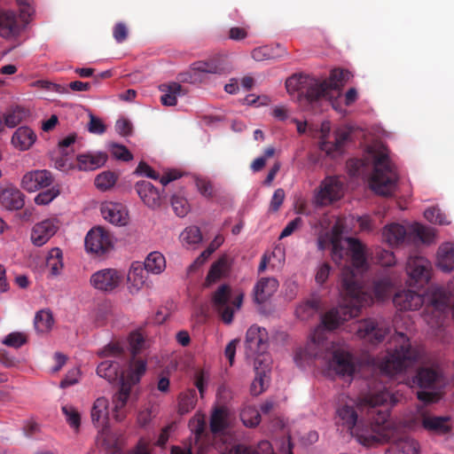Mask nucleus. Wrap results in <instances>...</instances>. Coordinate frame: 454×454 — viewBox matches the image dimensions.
I'll use <instances>...</instances> for the list:
<instances>
[{
	"label": "nucleus",
	"mask_w": 454,
	"mask_h": 454,
	"mask_svg": "<svg viewBox=\"0 0 454 454\" xmlns=\"http://www.w3.org/2000/svg\"><path fill=\"white\" fill-rule=\"evenodd\" d=\"M399 402V396L384 388L365 395L356 404H344L338 408V423H341L366 447L378 446L391 436L387 422L389 409Z\"/></svg>",
	"instance_id": "f257e3e1"
},
{
	"label": "nucleus",
	"mask_w": 454,
	"mask_h": 454,
	"mask_svg": "<svg viewBox=\"0 0 454 454\" xmlns=\"http://www.w3.org/2000/svg\"><path fill=\"white\" fill-rule=\"evenodd\" d=\"M340 294L343 304L330 309L321 317V324L325 330H334L343 322L359 315L361 308L366 301V294L354 270L346 267L341 273Z\"/></svg>",
	"instance_id": "f03ea898"
},
{
	"label": "nucleus",
	"mask_w": 454,
	"mask_h": 454,
	"mask_svg": "<svg viewBox=\"0 0 454 454\" xmlns=\"http://www.w3.org/2000/svg\"><path fill=\"white\" fill-rule=\"evenodd\" d=\"M306 355L323 358L329 372L340 377H352L356 371L354 356L347 350L328 342L319 326L311 336L310 342L304 349Z\"/></svg>",
	"instance_id": "7ed1b4c3"
},
{
	"label": "nucleus",
	"mask_w": 454,
	"mask_h": 454,
	"mask_svg": "<svg viewBox=\"0 0 454 454\" xmlns=\"http://www.w3.org/2000/svg\"><path fill=\"white\" fill-rule=\"evenodd\" d=\"M390 342L394 348H389L380 364L381 372L387 375L394 376L403 372L424 356V350L420 347L412 346L410 339L403 333H395Z\"/></svg>",
	"instance_id": "20e7f679"
},
{
	"label": "nucleus",
	"mask_w": 454,
	"mask_h": 454,
	"mask_svg": "<svg viewBox=\"0 0 454 454\" xmlns=\"http://www.w3.org/2000/svg\"><path fill=\"white\" fill-rule=\"evenodd\" d=\"M372 160L373 171L370 178V187L377 194L391 196L396 190L399 175L396 166L391 160L385 147L369 151Z\"/></svg>",
	"instance_id": "39448f33"
},
{
	"label": "nucleus",
	"mask_w": 454,
	"mask_h": 454,
	"mask_svg": "<svg viewBox=\"0 0 454 454\" xmlns=\"http://www.w3.org/2000/svg\"><path fill=\"white\" fill-rule=\"evenodd\" d=\"M411 387H419L417 398L426 403H437L442 396L446 379L438 366L420 365L410 380Z\"/></svg>",
	"instance_id": "423d86ee"
},
{
	"label": "nucleus",
	"mask_w": 454,
	"mask_h": 454,
	"mask_svg": "<svg viewBox=\"0 0 454 454\" xmlns=\"http://www.w3.org/2000/svg\"><path fill=\"white\" fill-rule=\"evenodd\" d=\"M411 234L423 243H430L434 234L431 228L416 223L411 228ZM382 237L385 242L390 246H399L410 241L411 233H408L405 227L399 223H391L387 225L382 231Z\"/></svg>",
	"instance_id": "0eeeda50"
},
{
	"label": "nucleus",
	"mask_w": 454,
	"mask_h": 454,
	"mask_svg": "<svg viewBox=\"0 0 454 454\" xmlns=\"http://www.w3.org/2000/svg\"><path fill=\"white\" fill-rule=\"evenodd\" d=\"M350 77L351 74L348 70L333 69L330 74L329 81H315L309 86L306 92L307 101L314 104L322 99L329 98L332 90L339 89Z\"/></svg>",
	"instance_id": "6e6552de"
},
{
	"label": "nucleus",
	"mask_w": 454,
	"mask_h": 454,
	"mask_svg": "<svg viewBox=\"0 0 454 454\" xmlns=\"http://www.w3.org/2000/svg\"><path fill=\"white\" fill-rule=\"evenodd\" d=\"M243 301V294L232 299L231 290L228 285L220 286L214 293L212 303L223 323L229 325L233 320V315L239 310Z\"/></svg>",
	"instance_id": "1a4fd4ad"
},
{
	"label": "nucleus",
	"mask_w": 454,
	"mask_h": 454,
	"mask_svg": "<svg viewBox=\"0 0 454 454\" xmlns=\"http://www.w3.org/2000/svg\"><path fill=\"white\" fill-rule=\"evenodd\" d=\"M390 322L385 318H367L358 324L356 334L360 339L377 344L390 333Z\"/></svg>",
	"instance_id": "9d476101"
},
{
	"label": "nucleus",
	"mask_w": 454,
	"mask_h": 454,
	"mask_svg": "<svg viewBox=\"0 0 454 454\" xmlns=\"http://www.w3.org/2000/svg\"><path fill=\"white\" fill-rule=\"evenodd\" d=\"M343 195L341 182L335 176H327L315 192L313 202L317 207H324L340 200Z\"/></svg>",
	"instance_id": "9b49d317"
},
{
	"label": "nucleus",
	"mask_w": 454,
	"mask_h": 454,
	"mask_svg": "<svg viewBox=\"0 0 454 454\" xmlns=\"http://www.w3.org/2000/svg\"><path fill=\"white\" fill-rule=\"evenodd\" d=\"M406 271L410 278L409 285L414 286H423L431 277V263L422 256H410Z\"/></svg>",
	"instance_id": "f8f14e48"
},
{
	"label": "nucleus",
	"mask_w": 454,
	"mask_h": 454,
	"mask_svg": "<svg viewBox=\"0 0 454 454\" xmlns=\"http://www.w3.org/2000/svg\"><path fill=\"white\" fill-rule=\"evenodd\" d=\"M122 278L123 275L121 271L108 268L93 273L90 277V283L94 288L99 291L112 292L119 286Z\"/></svg>",
	"instance_id": "ddd939ff"
},
{
	"label": "nucleus",
	"mask_w": 454,
	"mask_h": 454,
	"mask_svg": "<svg viewBox=\"0 0 454 454\" xmlns=\"http://www.w3.org/2000/svg\"><path fill=\"white\" fill-rule=\"evenodd\" d=\"M387 425L391 430L390 437L388 440L383 442V443L387 442H392V444L387 450L386 454H419V445L417 441L410 437L406 434H402L400 436H395V431L391 427V422L387 419ZM382 444V442L380 443Z\"/></svg>",
	"instance_id": "4468645a"
},
{
	"label": "nucleus",
	"mask_w": 454,
	"mask_h": 454,
	"mask_svg": "<svg viewBox=\"0 0 454 454\" xmlns=\"http://www.w3.org/2000/svg\"><path fill=\"white\" fill-rule=\"evenodd\" d=\"M245 348L247 356H259L267 348V332L264 328L252 325L246 333Z\"/></svg>",
	"instance_id": "2eb2a0df"
},
{
	"label": "nucleus",
	"mask_w": 454,
	"mask_h": 454,
	"mask_svg": "<svg viewBox=\"0 0 454 454\" xmlns=\"http://www.w3.org/2000/svg\"><path fill=\"white\" fill-rule=\"evenodd\" d=\"M111 247V235L101 227L91 229L85 237V247L88 252L103 254Z\"/></svg>",
	"instance_id": "dca6fc26"
},
{
	"label": "nucleus",
	"mask_w": 454,
	"mask_h": 454,
	"mask_svg": "<svg viewBox=\"0 0 454 454\" xmlns=\"http://www.w3.org/2000/svg\"><path fill=\"white\" fill-rule=\"evenodd\" d=\"M418 420L426 431L433 434H446L452 427L449 416H434L423 412L419 414Z\"/></svg>",
	"instance_id": "f3484780"
},
{
	"label": "nucleus",
	"mask_w": 454,
	"mask_h": 454,
	"mask_svg": "<svg viewBox=\"0 0 454 454\" xmlns=\"http://www.w3.org/2000/svg\"><path fill=\"white\" fill-rule=\"evenodd\" d=\"M27 23L18 20L12 11L0 10V36L5 39H12L19 36Z\"/></svg>",
	"instance_id": "a211bd4d"
},
{
	"label": "nucleus",
	"mask_w": 454,
	"mask_h": 454,
	"mask_svg": "<svg viewBox=\"0 0 454 454\" xmlns=\"http://www.w3.org/2000/svg\"><path fill=\"white\" fill-rule=\"evenodd\" d=\"M53 176L49 170H33L25 174L21 180V187L33 192L51 185Z\"/></svg>",
	"instance_id": "6ab92c4d"
},
{
	"label": "nucleus",
	"mask_w": 454,
	"mask_h": 454,
	"mask_svg": "<svg viewBox=\"0 0 454 454\" xmlns=\"http://www.w3.org/2000/svg\"><path fill=\"white\" fill-rule=\"evenodd\" d=\"M59 230L56 219H46L36 223L31 231V240L35 246L44 245Z\"/></svg>",
	"instance_id": "aec40b11"
},
{
	"label": "nucleus",
	"mask_w": 454,
	"mask_h": 454,
	"mask_svg": "<svg viewBox=\"0 0 454 454\" xmlns=\"http://www.w3.org/2000/svg\"><path fill=\"white\" fill-rule=\"evenodd\" d=\"M346 242L352 266L360 271L366 270L368 269V262L365 246L356 238H347Z\"/></svg>",
	"instance_id": "412c9836"
},
{
	"label": "nucleus",
	"mask_w": 454,
	"mask_h": 454,
	"mask_svg": "<svg viewBox=\"0 0 454 454\" xmlns=\"http://www.w3.org/2000/svg\"><path fill=\"white\" fill-rule=\"evenodd\" d=\"M393 302L400 310H417L422 306L424 298L414 291L403 290L395 294Z\"/></svg>",
	"instance_id": "4be33fe9"
},
{
	"label": "nucleus",
	"mask_w": 454,
	"mask_h": 454,
	"mask_svg": "<svg viewBox=\"0 0 454 454\" xmlns=\"http://www.w3.org/2000/svg\"><path fill=\"white\" fill-rule=\"evenodd\" d=\"M136 191L143 202L150 208H158L161 199L158 190L148 181H140L136 184Z\"/></svg>",
	"instance_id": "5701e85b"
},
{
	"label": "nucleus",
	"mask_w": 454,
	"mask_h": 454,
	"mask_svg": "<svg viewBox=\"0 0 454 454\" xmlns=\"http://www.w3.org/2000/svg\"><path fill=\"white\" fill-rule=\"evenodd\" d=\"M106 160V153H81L76 156V168L80 171H93L104 166Z\"/></svg>",
	"instance_id": "b1692460"
},
{
	"label": "nucleus",
	"mask_w": 454,
	"mask_h": 454,
	"mask_svg": "<svg viewBox=\"0 0 454 454\" xmlns=\"http://www.w3.org/2000/svg\"><path fill=\"white\" fill-rule=\"evenodd\" d=\"M103 217L115 225H125L128 213L124 206L119 203L106 202L101 207Z\"/></svg>",
	"instance_id": "393cba45"
},
{
	"label": "nucleus",
	"mask_w": 454,
	"mask_h": 454,
	"mask_svg": "<svg viewBox=\"0 0 454 454\" xmlns=\"http://www.w3.org/2000/svg\"><path fill=\"white\" fill-rule=\"evenodd\" d=\"M278 281L275 278H262L254 287V301L262 304L278 290Z\"/></svg>",
	"instance_id": "a878e982"
},
{
	"label": "nucleus",
	"mask_w": 454,
	"mask_h": 454,
	"mask_svg": "<svg viewBox=\"0 0 454 454\" xmlns=\"http://www.w3.org/2000/svg\"><path fill=\"white\" fill-rule=\"evenodd\" d=\"M0 203L9 210H18L25 204L24 194L16 187L8 185L0 192Z\"/></svg>",
	"instance_id": "bb28decb"
},
{
	"label": "nucleus",
	"mask_w": 454,
	"mask_h": 454,
	"mask_svg": "<svg viewBox=\"0 0 454 454\" xmlns=\"http://www.w3.org/2000/svg\"><path fill=\"white\" fill-rule=\"evenodd\" d=\"M131 386L121 380L120 389L113 396L114 416L117 421H121L125 414V407L130 395Z\"/></svg>",
	"instance_id": "cd10ccee"
},
{
	"label": "nucleus",
	"mask_w": 454,
	"mask_h": 454,
	"mask_svg": "<svg viewBox=\"0 0 454 454\" xmlns=\"http://www.w3.org/2000/svg\"><path fill=\"white\" fill-rule=\"evenodd\" d=\"M135 173L138 175H145L153 180H159L163 186H166L170 182L181 177V174L176 170L168 171L162 176H160L159 173L153 170L148 164L144 161L139 162Z\"/></svg>",
	"instance_id": "c85d7f7f"
},
{
	"label": "nucleus",
	"mask_w": 454,
	"mask_h": 454,
	"mask_svg": "<svg viewBox=\"0 0 454 454\" xmlns=\"http://www.w3.org/2000/svg\"><path fill=\"white\" fill-rule=\"evenodd\" d=\"M146 371V362L143 359L132 357L126 376L121 373V380L133 387L138 383Z\"/></svg>",
	"instance_id": "c756f323"
},
{
	"label": "nucleus",
	"mask_w": 454,
	"mask_h": 454,
	"mask_svg": "<svg viewBox=\"0 0 454 454\" xmlns=\"http://www.w3.org/2000/svg\"><path fill=\"white\" fill-rule=\"evenodd\" d=\"M192 69L195 72L222 74L228 73L230 67L223 59H212L207 61L194 62Z\"/></svg>",
	"instance_id": "7c9ffc66"
},
{
	"label": "nucleus",
	"mask_w": 454,
	"mask_h": 454,
	"mask_svg": "<svg viewBox=\"0 0 454 454\" xmlns=\"http://www.w3.org/2000/svg\"><path fill=\"white\" fill-rule=\"evenodd\" d=\"M148 272L144 269L143 265L139 262H135L128 274V284L131 293L140 290L147 280Z\"/></svg>",
	"instance_id": "2f4dec72"
},
{
	"label": "nucleus",
	"mask_w": 454,
	"mask_h": 454,
	"mask_svg": "<svg viewBox=\"0 0 454 454\" xmlns=\"http://www.w3.org/2000/svg\"><path fill=\"white\" fill-rule=\"evenodd\" d=\"M437 265L445 271L454 270V243L446 242L441 245L437 252Z\"/></svg>",
	"instance_id": "473e14b6"
},
{
	"label": "nucleus",
	"mask_w": 454,
	"mask_h": 454,
	"mask_svg": "<svg viewBox=\"0 0 454 454\" xmlns=\"http://www.w3.org/2000/svg\"><path fill=\"white\" fill-rule=\"evenodd\" d=\"M36 135L28 127H20L12 135V145L21 150L25 151L29 149L35 142Z\"/></svg>",
	"instance_id": "72a5a7b5"
},
{
	"label": "nucleus",
	"mask_w": 454,
	"mask_h": 454,
	"mask_svg": "<svg viewBox=\"0 0 454 454\" xmlns=\"http://www.w3.org/2000/svg\"><path fill=\"white\" fill-rule=\"evenodd\" d=\"M108 400L105 397L98 398L91 408V421L96 427L104 426L108 419Z\"/></svg>",
	"instance_id": "f704fd0d"
},
{
	"label": "nucleus",
	"mask_w": 454,
	"mask_h": 454,
	"mask_svg": "<svg viewBox=\"0 0 454 454\" xmlns=\"http://www.w3.org/2000/svg\"><path fill=\"white\" fill-rule=\"evenodd\" d=\"M274 450L269 441L259 442L255 446L237 445L231 454H273ZM290 454H293L292 452Z\"/></svg>",
	"instance_id": "c9c22d12"
},
{
	"label": "nucleus",
	"mask_w": 454,
	"mask_h": 454,
	"mask_svg": "<svg viewBox=\"0 0 454 454\" xmlns=\"http://www.w3.org/2000/svg\"><path fill=\"white\" fill-rule=\"evenodd\" d=\"M162 92H165L160 97L162 105L173 106L176 105V98L183 94V87L177 82H171L169 84H163L160 87Z\"/></svg>",
	"instance_id": "e433bc0d"
},
{
	"label": "nucleus",
	"mask_w": 454,
	"mask_h": 454,
	"mask_svg": "<svg viewBox=\"0 0 454 454\" xmlns=\"http://www.w3.org/2000/svg\"><path fill=\"white\" fill-rule=\"evenodd\" d=\"M143 267L147 272L160 274L166 268L165 257L160 252H152L146 257Z\"/></svg>",
	"instance_id": "4c0bfd02"
},
{
	"label": "nucleus",
	"mask_w": 454,
	"mask_h": 454,
	"mask_svg": "<svg viewBox=\"0 0 454 454\" xmlns=\"http://www.w3.org/2000/svg\"><path fill=\"white\" fill-rule=\"evenodd\" d=\"M319 309L320 301L317 298H313L300 304L295 309V314L300 319L308 320L315 316Z\"/></svg>",
	"instance_id": "58836bf2"
},
{
	"label": "nucleus",
	"mask_w": 454,
	"mask_h": 454,
	"mask_svg": "<svg viewBox=\"0 0 454 454\" xmlns=\"http://www.w3.org/2000/svg\"><path fill=\"white\" fill-rule=\"evenodd\" d=\"M229 262L226 257H221L212 264L206 278V284L207 286L219 280L223 274L228 270Z\"/></svg>",
	"instance_id": "ea45409f"
},
{
	"label": "nucleus",
	"mask_w": 454,
	"mask_h": 454,
	"mask_svg": "<svg viewBox=\"0 0 454 454\" xmlns=\"http://www.w3.org/2000/svg\"><path fill=\"white\" fill-rule=\"evenodd\" d=\"M63 253L59 247L52 248L46 258V266L52 276L60 274L63 269Z\"/></svg>",
	"instance_id": "a19ab883"
},
{
	"label": "nucleus",
	"mask_w": 454,
	"mask_h": 454,
	"mask_svg": "<svg viewBox=\"0 0 454 454\" xmlns=\"http://www.w3.org/2000/svg\"><path fill=\"white\" fill-rule=\"evenodd\" d=\"M197 393L195 389H187L178 398V412L181 415L190 412L196 405Z\"/></svg>",
	"instance_id": "79ce46f5"
},
{
	"label": "nucleus",
	"mask_w": 454,
	"mask_h": 454,
	"mask_svg": "<svg viewBox=\"0 0 454 454\" xmlns=\"http://www.w3.org/2000/svg\"><path fill=\"white\" fill-rule=\"evenodd\" d=\"M53 323V317L50 310L43 309L35 314L34 325L37 333H44L49 332L51 329Z\"/></svg>",
	"instance_id": "37998d69"
},
{
	"label": "nucleus",
	"mask_w": 454,
	"mask_h": 454,
	"mask_svg": "<svg viewBox=\"0 0 454 454\" xmlns=\"http://www.w3.org/2000/svg\"><path fill=\"white\" fill-rule=\"evenodd\" d=\"M227 427V411L223 407L215 409L210 418V430L218 434Z\"/></svg>",
	"instance_id": "c03bdc74"
},
{
	"label": "nucleus",
	"mask_w": 454,
	"mask_h": 454,
	"mask_svg": "<svg viewBox=\"0 0 454 454\" xmlns=\"http://www.w3.org/2000/svg\"><path fill=\"white\" fill-rule=\"evenodd\" d=\"M440 298H434L432 302L437 309H442L448 305L454 307V278L450 280L446 289L439 290Z\"/></svg>",
	"instance_id": "a18cd8bd"
},
{
	"label": "nucleus",
	"mask_w": 454,
	"mask_h": 454,
	"mask_svg": "<svg viewBox=\"0 0 454 454\" xmlns=\"http://www.w3.org/2000/svg\"><path fill=\"white\" fill-rule=\"evenodd\" d=\"M120 365L118 363L109 360L100 363L97 367V373L99 377L114 381L118 378Z\"/></svg>",
	"instance_id": "49530a36"
},
{
	"label": "nucleus",
	"mask_w": 454,
	"mask_h": 454,
	"mask_svg": "<svg viewBox=\"0 0 454 454\" xmlns=\"http://www.w3.org/2000/svg\"><path fill=\"white\" fill-rule=\"evenodd\" d=\"M302 79V77L294 75L286 80V87L288 92L292 93L297 91L299 95L304 96L307 99V90L316 80H311L310 82H303Z\"/></svg>",
	"instance_id": "de8ad7c7"
},
{
	"label": "nucleus",
	"mask_w": 454,
	"mask_h": 454,
	"mask_svg": "<svg viewBox=\"0 0 454 454\" xmlns=\"http://www.w3.org/2000/svg\"><path fill=\"white\" fill-rule=\"evenodd\" d=\"M261 363L262 361L259 359V357H256L254 360L256 375L251 384V393L254 395H259L265 390V379L267 378V375L264 371L259 370L258 364Z\"/></svg>",
	"instance_id": "09e8293b"
},
{
	"label": "nucleus",
	"mask_w": 454,
	"mask_h": 454,
	"mask_svg": "<svg viewBox=\"0 0 454 454\" xmlns=\"http://www.w3.org/2000/svg\"><path fill=\"white\" fill-rule=\"evenodd\" d=\"M117 175L112 171H104L95 178V185L100 191H107L114 186L117 181Z\"/></svg>",
	"instance_id": "8fccbe9b"
},
{
	"label": "nucleus",
	"mask_w": 454,
	"mask_h": 454,
	"mask_svg": "<svg viewBox=\"0 0 454 454\" xmlns=\"http://www.w3.org/2000/svg\"><path fill=\"white\" fill-rule=\"evenodd\" d=\"M27 116V111L20 106L10 109L4 115V124L9 128L19 125Z\"/></svg>",
	"instance_id": "3c124183"
},
{
	"label": "nucleus",
	"mask_w": 454,
	"mask_h": 454,
	"mask_svg": "<svg viewBox=\"0 0 454 454\" xmlns=\"http://www.w3.org/2000/svg\"><path fill=\"white\" fill-rule=\"evenodd\" d=\"M240 419L246 427H254L261 421L260 411L252 406L246 407L240 412Z\"/></svg>",
	"instance_id": "603ef678"
},
{
	"label": "nucleus",
	"mask_w": 454,
	"mask_h": 454,
	"mask_svg": "<svg viewBox=\"0 0 454 454\" xmlns=\"http://www.w3.org/2000/svg\"><path fill=\"white\" fill-rule=\"evenodd\" d=\"M62 412L68 425L77 432L81 426V415L77 410L74 406L67 404L62 406Z\"/></svg>",
	"instance_id": "864d4df0"
},
{
	"label": "nucleus",
	"mask_w": 454,
	"mask_h": 454,
	"mask_svg": "<svg viewBox=\"0 0 454 454\" xmlns=\"http://www.w3.org/2000/svg\"><path fill=\"white\" fill-rule=\"evenodd\" d=\"M171 205L174 212L179 217L185 216L190 210L187 200L183 196L173 195L171 198Z\"/></svg>",
	"instance_id": "5fc2aeb1"
},
{
	"label": "nucleus",
	"mask_w": 454,
	"mask_h": 454,
	"mask_svg": "<svg viewBox=\"0 0 454 454\" xmlns=\"http://www.w3.org/2000/svg\"><path fill=\"white\" fill-rule=\"evenodd\" d=\"M182 239L190 245L199 244L202 240V234L197 226L187 227L181 234Z\"/></svg>",
	"instance_id": "6e6d98bb"
},
{
	"label": "nucleus",
	"mask_w": 454,
	"mask_h": 454,
	"mask_svg": "<svg viewBox=\"0 0 454 454\" xmlns=\"http://www.w3.org/2000/svg\"><path fill=\"white\" fill-rule=\"evenodd\" d=\"M376 262L383 267H390L395 263L393 252L382 248H377L375 252Z\"/></svg>",
	"instance_id": "4d7b16f0"
},
{
	"label": "nucleus",
	"mask_w": 454,
	"mask_h": 454,
	"mask_svg": "<svg viewBox=\"0 0 454 454\" xmlns=\"http://www.w3.org/2000/svg\"><path fill=\"white\" fill-rule=\"evenodd\" d=\"M391 287V280L387 278H382L374 282L373 292L377 298L382 299L388 294Z\"/></svg>",
	"instance_id": "13d9d810"
},
{
	"label": "nucleus",
	"mask_w": 454,
	"mask_h": 454,
	"mask_svg": "<svg viewBox=\"0 0 454 454\" xmlns=\"http://www.w3.org/2000/svg\"><path fill=\"white\" fill-rule=\"evenodd\" d=\"M59 195V190L56 187H51L46 191L39 192L35 198V202L37 205H47Z\"/></svg>",
	"instance_id": "bf43d9fd"
},
{
	"label": "nucleus",
	"mask_w": 454,
	"mask_h": 454,
	"mask_svg": "<svg viewBox=\"0 0 454 454\" xmlns=\"http://www.w3.org/2000/svg\"><path fill=\"white\" fill-rule=\"evenodd\" d=\"M425 218L433 223L448 224L449 222L446 217L442 214L441 210L436 207H430L424 212Z\"/></svg>",
	"instance_id": "052dcab7"
},
{
	"label": "nucleus",
	"mask_w": 454,
	"mask_h": 454,
	"mask_svg": "<svg viewBox=\"0 0 454 454\" xmlns=\"http://www.w3.org/2000/svg\"><path fill=\"white\" fill-rule=\"evenodd\" d=\"M27 342L26 336L21 333H12L8 334L4 340H3V343L8 347L12 348H20L22 345H24Z\"/></svg>",
	"instance_id": "680f3d73"
},
{
	"label": "nucleus",
	"mask_w": 454,
	"mask_h": 454,
	"mask_svg": "<svg viewBox=\"0 0 454 454\" xmlns=\"http://www.w3.org/2000/svg\"><path fill=\"white\" fill-rule=\"evenodd\" d=\"M20 7V18L24 23H28V18L34 13L32 0H16Z\"/></svg>",
	"instance_id": "e2e57ef3"
},
{
	"label": "nucleus",
	"mask_w": 454,
	"mask_h": 454,
	"mask_svg": "<svg viewBox=\"0 0 454 454\" xmlns=\"http://www.w3.org/2000/svg\"><path fill=\"white\" fill-rule=\"evenodd\" d=\"M144 342L145 340L141 333H133L130 334L129 347L132 357H136L137 355L141 351V349L143 348Z\"/></svg>",
	"instance_id": "0e129e2a"
},
{
	"label": "nucleus",
	"mask_w": 454,
	"mask_h": 454,
	"mask_svg": "<svg viewBox=\"0 0 454 454\" xmlns=\"http://www.w3.org/2000/svg\"><path fill=\"white\" fill-rule=\"evenodd\" d=\"M112 153L116 159L123 161H129L133 159L131 153L124 145L117 144L113 145Z\"/></svg>",
	"instance_id": "69168bd1"
},
{
	"label": "nucleus",
	"mask_w": 454,
	"mask_h": 454,
	"mask_svg": "<svg viewBox=\"0 0 454 454\" xmlns=\"http://www.w3.org/2000/svg\"><path fill=\"white\" fill-rule=\"evenodd\" d=\"M302 224L303 220L301 219V217H295L294 220L289 222L286 224V226L283 229L282 232L280 233L279 239H284L292 235L295 231L300 229L302 226Z\"/></svg>",
	"instance_id": "338daca9"
},
{
	"label": "nucleus",
	"mask_w": 454,
	"mask_h": 454,
	"mask_svg": "<svg viewBox=\"0 0 454 454\" xmlns=\"http://www.w3.org/2000/svg\"><path fill=\"white\" fill-rule=\"evenodd\" d=\"M129 35L127 26L122 22H118L113 29V36L118 43H123Z\"/></svg>",
	"instance_id": "774afa93"
}]
</instances>
